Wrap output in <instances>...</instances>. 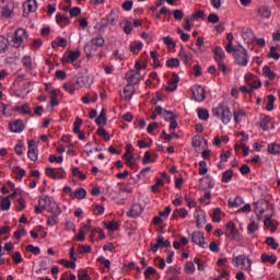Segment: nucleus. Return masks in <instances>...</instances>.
Wrapping results in <instances>:
<instances>
[{"label":"nucleus","mask_w":280,"mask_h":280,"mask_svg":"<svg viewBox=\"0 0 280 280\" xmlns=\"http://www.w3.org/2000/svg\"><path fill=\"white\" fill-rule=\"evenodd\" d=\"M191 93L195 102H205V100H207V92L201 85H194L191 88Z\"/></svg>","instance_id":"nucleus-7"},{"label":"nucleus","mask_w":280,"mask_h":280,"mask_svg":"<svg viewBox=\"0 0 280 280\" xmlns=\"http://www.w3.org/2000/svg\"><path fill=\"white\" fill-rule=\"evenodd\" d=\"M106 40L104 39V36L96 35L93 37L90 43L85 44L84 51L85 54H93V51H97L100 47H104Z\"/></svg>","instance_id":"nucleus-4"},{"label":"nucleus","mask_w":280,"mask_h":280,"mask_svg":"<svg viewBox=\"0 0 280 280\" xmlns=\"http://www.w3.org/2000/svg\"><path fill=\"white\" fill-rule=\"evenodd\" d=\"M225 226V235L226 237H229V240H240V231L237 230L233 221L228 222Z\"/></svg>","instance_id":"nucleus-8"},{"label":"nucleus","mask_w":280,"mask_h":280,"mask_svg":"<svg viewBox=\"0 0 280 280\" xmlns=\"http://www.w3.org/2000/svg\"><path fill=\"white\" fill-rule=\"evenodd\" d=\"M12 172L15 176V180H23V176H25V170H23L19 166H15V167H13Z\"/></svg>","instance_id":"nucleus-31"},{"label":"nucleus","mask_w":280,"mask_h":280,"mask_svg":"<svg viewBox=\"0 0 280 280\" xmlns=\"http://www.w3.org/2000/svg\"><path fill=\"white\" fill-rule=\"evenodd\" d=\"M262 75H265V78H268L270 80H275V78H276L275 72H272V70H270V67H268V66H265L262 68Z\"/></svg>","instance_id":"nucleus-40"},{"label":"nucleus","mask_w":280,"mask_h":280,"mask_svg":"<svg viewBox=\"0 0 280 280\" xmlns=\"http://www.w3.org/2000/svg\"><path fill=\"white\" fill-rule=\"evenodd\" d=\"M233 178V172L231 170H228L225 171L223 174H222V183H231Z\"/></svg>","instance_id":"nucleus-45"},{"label":"nucleus","mask_w":280,"mask_h":280,"mask_svg":"<svg viewBox=\"0 0 280 280\" xmlns=\"http://www.w3.org/2000/svg\"><path fill=\"white\" fill-rule=\"evenodd\" d=\"M78 280H91V277L89 273H86V270L80 269L78 273Z\"/></svg>","instance_id":"nucleus-59"},{"label":"nucleus","mask_w":280,"mask_h":280,"mask_svg":"<svg viewBox=\"0 0 280 280\" xmlns=\"http://www.w3.org/2000/svg\"><path fill=\"white\" fill-rule=\"evenodd\" d=\"M244 117H246V112H244V109L234 110V120L236 124H241Z\"/></svg>","instance_id":"nucleus-32"},{"label":"nucleus","mask_w":280,"mask_h":280,"mask_svg":"<svg viewBox=\"0 0 280 280\" xmlns=\"http://www.w3.org/2000/svg\"><path fill=\"white\" fill-rule=\"evenodd\" d=\"M56 23H58V25H70L71 24V20L65 15H62L61 13H58L56 15Z\"/></svg>","instance_id":"nucleus-27"},{"label":"nucleus","mask_w":280,"mask_h":280,"mask_svg":"<svg viewBox=\"0 0 280 280\" xmlns=\"http://www.w3.org/2000/svg\"><path fill=\"white\" fill-rule=\"evenodd\" d=\"M222 210L220 208H215L212 213V222H222V218H220Z\"/></svg>","instance_id":"nucleus-50"},{"label":"nucleus","mask_w":280,"mask_h":280,"mask_svg":"<svg viewBox=\"0 0 280 280\" xmlns=\"http://www.w3.org/2000/svg\"><path fill=\"white\" fill-rule=\"evenodd\" d=\"M83 104H91V102H97V94H88L86 96H82Z\"/></svg>","instance_id":"nucleus-46"},{"label":"nucleus","mask_w":280,"mask_h":280,"mask_svg":"<svg viewBox=\"0 0 280 280\" xmlns=\"http://www.w3.org/2000/svg\"><path fill=\"white\" fill-rule=\"evenodd\" d=\"M14 14V4L7 3L0 7V19H10Z\"/></svg>","instance_id":"nucleus-12"},{"label":"nucleus","mask_w":280,"mask_h":280,"mask_svg":"<svg viewBox=\"0 0 280 280\" xmlns=\"http://www.w3.org/2000/svg\"><path fill=\"white\" fill-rule=\"evenodd\" d=\"M38 205L42 209L49 211V213H57V215H60L58 205H56V202L51 200L50 197H47V196L40 197L38 200Z\"/></svg>","instance_id":"nucleus-5"},{"label":"nucleus","mask_w":280,"mask_h":280,"mask_svg":"<svg viewBox=\"0 0 280 280\" xmlns=\"http://www.w3.org/2000/svg\"><path fill=\"white\" fill-rule=\"evenodd\" d=\"M95 122L100 128L106 126V109H102L100 116L96 118Z\"/></svg>","instance_id":"nucleus-29"},{"label":"nucleus","mask_w":280,"mask_h":280,"mask_svg":"<svg viewBox=\"0 0 280 280\" xmlns=\"http://www.w3.org/2000/svg\"><path fill=\"white\" fill-rule=\"evenodd\" d=\"M25 80V75H18V78L15 79L14 85L15 86H22L23 90L25 91L28 86H30V82L24 81Z\"/></svg>","instance_id":"nucleus-25"},{"label":"nucleus","mask_w":280,"mask_h":280,"mask_svg":"<svg viewBox=\"0 0 280 280\" xmlns=\"http://www.w3.org/2000/svg\"><path fill=\"white\" fill-rule=\"evenodd\" d=\"M1 210L2 211H10V207H12V202L10 201V198L5 197L1 200Z\"/></svg>","instance_id":"nucleus-41"},{"label":"nucleus","mask_w":280,"mask_h":280,"mask_svg":"<svg viewBox=\"0 0 280 280\" xmlns=\"http://www.w3.org/2000/svg\"><path fill=\"white\" fill-rule=\"evenodd\" d=\"M23 145H25V143L23 142V140H19L15 148H14V152L19 155L22 156L23 154Z\"/></svg>","instance_id":"nucleus-57"},{"label":"nucleus","mask_w":280,"mask_h":280,"mask_svg":"<svg viewBox=\"0 0 280 280\" xmlns=\"http://www.w3.org/2000/svg\"><path fill=\"white\" fill-rule=\"evenodd\" d=\"M78 58H80V50L70 51L66 58V62L73 65Z\"/></svg>","instance_id":"nucleus-26"},{"label":"nucleus","mask_w":280,"mask_h":280,"mask_svg":"<svg viewBox=\"0 0 280 280\" xmlns=\"http://www.w3.org/2000/svg\"><path fill=\"white\" fill-rule=\"evenodd\" d=\"M27 156L31 161H38V149L36 147V141L35 140H30L28 141Z\"/></svg>","instance_id":"nucleus-11"},{"label":"nucleus","mask_w":280,"mask_h":280,"mask_svg":"<svg viewBox=\"0 0 280 280\" xmlns=\"http://www.w3.org/2000/svg\"><path fill=\"white\" fill-rule=\"evenodd\" d=\"M243 203H244V200L242 199V197H236L234 200L232 199L229 200L230 207H234V208L241 207V205Z\"/></svg>","instance_id":"nucleus-54"},{"label":"nucleus","mask_w":280,"mask_h":280,"mask_svg":"<svg viewBox=\"0 0 280 280\" xmlns=\"http://www.w3.org/2000/svg\"><path fill=\"white\" fill-rule=\"evenodd\" d=\"M260 259H261V261H262V264H272V265H275V264H277V256L276 255H268V254H262L261 256H260Z\"/></svg>","instance_id":"nucleus-28"},{"label":"nucleus","mask_w":280,"mask_h":280,"mask_svg":"<svg viewBox=\"0 0 280 280\" xmlns=\"http://www.w3.org/2000/svg\"><path fill=\"white\" fill-rule=\"evenodd\" d=\"M166 66L170 68L180 67V60H178V58H172L166 61Z\"/></svg>","instance_id":"nucleus-58"},{"label":"nucleus","mask_w":280,"mask_h":280,"mask_svg":"<svg viewBox=\"0 0 280 280\" xmlns=\"http://www.w3.org/2000/svg\"><path fill=\"white\" fill-rule=\"evenodd\" d=\"M256 231H259V223L250 221V223L247 225V233L249 235H254Z\"/></svg>","instance_id":"nucleus-37"},{"label":"nucleus","mask_w":280,"mask_h":280,"mask_svg":"<svg viewBox=\"0 0 280 280\" xmlns=\"http://www.w3.org/2000/svg\"><path fill=\"white\" fill-rule=\"evenodd\" d=\"M265 244H267V246H270L272 250H277V248H279V243L275 241V237H267Z\"/></svg>","instance_id":"nucleus-43"},{"label":"nucleus","mask_w":280,"mask_h":280,"mask_svg":"<svg viewBox=\"0 0 280 280\" xmlns=\"http://www.w3.org/2000/svg\"><path fill=\"white\" fill-rule=\"evenodd\" d=\"M141 213H143V208L141 207V205L136 203L131 206V209L127 212V215L129 218H139Z\"/></svg>","instance_id":"nucleus-19"},{"label":"nucleus","mask_w":280,"mask_h":280,"mask_svg":"<svg viewBox=\"0 0 280 280\" xmlns=\"http://www.w3.org/2000/svg\"><path fill=\"white\" fill-rule=\"evenodd\" d=\"M59 264H61V266H66V268H71L72 270L75 269V261H69L67 259H61L59 261Z\"/></svg>","instance_id":"nucleus-61"},{"label":"nucleus","mask_w":280,"mask_h":280,"mask_svg":"<svg viewBox=\"0 0 280 280\" xmlns=\"http://www.w3.org/2000/svg\"><path fill=\"white\" fill-rule=\"evenodd\" d=\"M195 219H196V226L197 229H202L205 224H207V214L205 212H196L195 213Z\"/></svg>","instance_id":"nucleus-20"},{"label":"nucleus","mask_w":280,"mask_h":280,"mask_svg":"<svg viewBox=\"0 0 280 280\" xmlns=\"http://www.w3.org/2000/svg\"><path fill=\"white\" fill-rule=\"evenodd\" d=\"M172 244L170 241H164L163 236H158L156 244L151 243L152 253H156L159 248H170Z\"/></svg>","instance_id":"nucleus-10"},{"label":"nucleus","mask_w":280,"mask_h":280,"mask_svg":"<svg viewBox=\"0 0 280 280\" xmlns=\"http://www.w3.org/2000/svg\"><path fill=\"white\" fill-rule=\"evenodd\" d=\"M178 75L173 74L172 79L168 81V85L164 86V90L168 93H174L178 89Z\"/></svg>","instance_id":"nucleus-18"},{"label":"nucleus","mask_w":280,"mask_h":280,"mask_svg":"<svg viewBox=\"0 0 280 280\" xmlns=\"http://www.w3.org/2000/svg\"><path fill=\"white\" fill-rule=\"evenodd\" d=\"M264 224L267 229H270L272 233L277 231V225H275V222H272V219H270V217H267L265 219Z\"/></svg>","instance_id":"nucleus-38"},{"label":"nucleus","mask_w":280,"mask_h":280,"mask_svg":"<svg viewBox=\"0 0 280 280\" xmlns=\"http://www.w3.org/2000/svg\"><path fill=\"white\" fill-rule=\"evenodd\" d=\"M26 250L33 255H40V247H36L34 245H27Z\"/></svg>","instance_id":"nucleus-60"},{"label":"nucleus","mask_w":280,"mask_h":280,"mask_svg":"<svg viewBox=\"0 0 280 280\" xmlns=\"http://www.w3.org/2000/svg\"><path fill=\"white\" fill-rule=\"evenodd\" d=\"M212 115L213 117H217V119H221L222 124L224 125L231 124V119L233 117V114H231V108L223 103L219 104L212 109Z\"/></svg>","instance_id":"nucleus-1"},{"label":"nucleus","mask_w":280,"mask_h":280,"mask_svg":"<svg viewBox=\"0 0 280 280\" xmlns=\"http://www.w3.org/2000/svg\"><path fill=\"white\" fill-rule=\"evenodd\" d=\"M184 272L186 275H194V272H196V265H194L192 261L186 262L184 267Z\"/></svg>","instance_id":"nucleus-34"},{"label":"nucleus","mask_w":280,"mask_h":280,"mask_svg":"<svg viewBox=\"0 0 280 280\" xmlns=\"http://www.w3.org/2000/svg\"><path fill=\"white\" fill-rule=\"evenodd\" d=\"M257 16L258 19H261V21H265V19H270V16H272V11L270 10V7L266 4L258 7Z\"/></svg>","instance_id":"nucleus-14"},{"label":"nucleus","mask_w":280,"mask_h":280,"mask_svg":"<svg viewBox=\"0 0 280 280\" xmlns=\"http://www.w3.org/2000/svg\"><path fill=\"white\" fill-rule=\"evenodd\" d=\"M213 54L215 62H224V58H226V55L224 54V49H222V47H215L213 49Z\"/></svg>","instance_id":"nucleus-23"},{"label":"nucleus","mask_w":280,"mask_h":280,"mask_svg":"<svg viewBox=\"0 0 280 280\" xmlns=\"http://www.w3.org/2000/svg\"><path fill=\"white\" fill-rule=\"evenodd\" d=\"M72 175L75 176L77 178H80V180L86 179V175H84V173H82V171H80L79 167L72 168Z\"/></svg>","instance_id":"nucleus-49"},{"label":"nucleus","mask_w":280,"mask_h":280,"mask_svg":"<svg viewBox=\"0 0 280 280\" xmlns=\"http://www.w3.org/2000/svg\"><path fill=\"white\" fill-rule=\"evenodd\" d=\"M267 100L266 110H275V95H269Z\"/></svg>","instance_id":"nucleus-55"},{"label":"nucleus","mask_w":280,"mask_h":280,"mask_svg":"<svg viewBox=\"0 0 280 280\" xmlns=\"http://www.w3.org/2000/svg\"><path fill=\"white\" fill-rule=\"evenodd\" d=\"M81 82H83V84L93 83V81L89 82V77H84L81 81L77 80L75 82L71 81L68 83H63L62 89H65V91H67V93H69L70 95H75V92L80 89V86L78 85L81 84Z\"/></svg>","instance_id":"nucleus-6"},{"label":"nucleus","mask_w":280,"mask_h":280,"mask_svg":"<svg viewBox=\"0 0 280 280\" xmlns=\"http://www.w3.org/2000/svg\"><path fill=\"white\" fill-rule=\"evenodd\" d=\"M254 211L257 214L258 220H261L264 218V213H266V209H264L259 202L256 203Z\"/></svg>","instance_id":"nucleus-39"},{"label":"nucleus","mask_w":280,"mask_h":280,"mask_svg":"<svg viewBox=\"0 0 280 280\" xmlns=\"http://www.w3.org/2000/svg\"><path fill=\"white\" fill-rule=\"evenodd\" d=\"M80 126H82V119L80 117H78L73 124L74 135H78V132H80Z\"/></svg>","instance_id":"nucleus-62"},{"label":"nucleus","mask_w":280,"mask_h":280,"mask_svg":"<svg viewBox=\"0 0 280 280\" xmlns=\"http://www.w3.org/2000/svg\"><path fill=\"white\" fill-rule=\"evenodd\" d=\"M198 117L202 121H207L209 119V109H199Z\"/></svg>","instance_id":"nucleus-56"},{"label":"nucleus","mask_w":280,"mask_h":280,"mask_svg":"<svg viewBox=\"0 0 280 280\" xmlns=\"http://www.w3.org/2000/svg\"><path fill=\"white\" fill-rule=\"evenodd\" d=\"M9 129L11 132H23V130H25V126L23 125V120H15L10 122Z\"/></svg>","instance_id":"nucleus-21"},{"label":"nucleus","mask_w":280,"mask_h":280,"mask_svg":"<svg viewBox=\"0 0 280 280\" xmlns=\"http://www.w3.org/2000/svg\"><path fill=\"white\" fill-rule=\"evenodd\" d=\"M178 58L179 60H182V62H184V65H191V60H194V55L182 48L178 52Z\"/></svg>","instance_id":"nucleus-16"},{"label":"nucleus","mask_w":280,"mask_h":280,"mask_svg":"<svg viewBox=\"0 0 280 280\" xmlns=\"http://www.w3.org/2000/svg\"><path fill=\"white\" fill-rule=\"evenodd\" d=\"M242 38L245 40V43H253L255 40V33L250 28H246L242 33Z\"/></svg>","instance_id":"nucleus-24"},{"label":"nucleus","mask_w":280,"mask_h":280,"mask_svg":"<svg viewBox=\"0 0 280 280\" xmlns=\"http://www.w3.org/2000/svg\"><path fill=\"white\" fill-rule=\"evenodd\" d=\"M8 49V39L5 36L0 35V54H3Z\"/></svg>","instance_id":"nucleus-52"},{"label":"nucleus","mask_w":280,"mask_h":280,"mask_svg":"<svg viewBox=\"0 0 280 280\" xmlns=\"http://www.w3.org/2000/svg\"><path fill=\"white\" fill-rule=\"evenodd\" d=\"M208 172H209V168H207V162L200 161L199 162V175L206 176V174H208Z\"/></svg>","instance_id":"nucleus-48"},{"label":"nucleus","mask_w":280,"mask_h":280,"mask_svg":"<svg viewBox=\"0 0 280 280\" xmlns=\"http://www.w3.org/2000/svg\"><path fill=\"white\" fill-rule=\"evenodd\" d=\"M151 58L153 60L154 69L161 67V61L159 60V52L156 50L151 51Z\"/></svg>","instance_id":"nucleus-44"},{"label":"nucleus","mask_w":280,"mask_h":280,"mask_svg":"<svg viewBox=\"0 0 280 280\" xmlns=\"http://www.w3.org/2000/svg\"><path fill=\"white\" fill-rule=\"evenodd\" d=\"M272 40L275 43H280V24L278 26V30L272 33Z\"/></svg>","instance_id":"nucleus-64"},{"label":"nucleus","mask_w":280,"mask_h":280,"mask_svg":"<svg viewBox=\"0 0 280 280\" xmlns=\"http://www.w3.org/2000/svg\"><path fill=\"white\" fill-rule=\"evenodd\" d=\"M267 151L269 152V154H280V144L277 142H272L268 144Z\"/></svg>","instance_id":"nucleus-30"},{"label":"nucleus","mask_w":280,"mask_h":280,"mask_svg":"<svg viewBox=\"0 0 280 280\" xmlns=\"http://www.w3.org/2000/svg\"><path fill=\"white\" fill-rule=\"evenodd\" d=\"M74 196H75V198H78V200H84V198H86V189L78 188L74 191Z\"/></svg>","instance_id":"nucleus-47"},{"label":"nucleus","mask_w":280,"mask_h":280,"mask_svg":"<svg viewBox=\"0 0 280 280\" xmlns=\"http://www.w3.org/2000/svg\"><path fill=\"white\" fill-rule=\"evenodd\" d=\"M27 31L24 28H18L14 32V36L11 39V45L15 49H19L21 47H25V42L27 40Z\"/></svg>","instance_id":"nucleus-2"},{"label":"nucleus","mask_w":280,"mask_h":280,"mask_svg":"<svg viewBox=\"0 0 280 280\" xmlns=\"http://www.w3.org/2000/svg\"><path fill=\"white\" fill-rule=\"evenodd\" d=\"M269 124H270V117L269 116H264L260 120L261 130H264V131L268 130Z\"/></svg>","instance_id":"nucleus-53"},{"label":"nucleus","mask_w":280,"mask_h":280,"mask_svg":"<svg viewBox=\"0 0 280 280\" xmlns=\"http://www.w3.org/2000/svg\"><path fill=\"white\" fill-rule=\"evenodd\" d=\"M163 117H164L165 121H172V119H176V116L174 115V113H172L170 110H164Z\"/></svg>","instance_id":"nucleus-63"},{"label":"nucleus","mask_w":280,"mask_h":280,"mask_svg":"<svg viewBox=\"0 0 280 280\" xmlns=\"http://www.w3.org/2000/svg\"><path fill=\"white\" fill-rule=\"evenodd\" d=\"M15 110L18 113H21V115H30V113H32V108H30V105H27V104L16 106Z\"/></svg>","instance_id":"nucleus-36"},{"label":"nucleus","mask_w":280,"mask_h":280,"mask_svg":"<svg viewBox=\"0 0 280 280\" xmlns=\"http://www.w3.org/2000/svg\"><path fill=\"white\" fill-rule=\"evenodd\" d=\"M232 262L236 268H240V270H246V256L244 255L235 256L232 259Z\"/></svg>","instance_id":"nucleus-17"},{"label":"nucleus","mask_w":280,"mask_h":280,"mask_svg":"<svg viewBox=\"0 0 280 280\" xmlns=\"http://www.w3.org/2000/svg\"><path fill=\"white\" fill-rule=\"evenodd\" d=\"M233 58L236 65L246 67L248 65V50L244 46H235Z\"/></svg>","instance_id":"nucleus-3"},{"label":"nucleus","mask_w":280,"mask_h":280,"mask_svg":"<svg viewBox=\"0 0 280 280\" xmlns=\"http://www.w3.org/2000/svg\"><path fill=\"white\" fill-rule=\"evenodd\" d=\"M141 77L140 72H136L135 70H130L126 73L125 78L128 82L127 85L132 86V84H139V78Z\"/></svg>","instance_id":"nucleus-15"},{"label":"nucleus","mask_w":280,"mask_h":280,"mask_svg":"<svg viewBox=\"0 0 280 280\" xmlns=\"http://www.w3.org/2000/svg\"><path fill=\"white\" fill-rule=\"evenodd\" d=\"M96 261L97 264H102L107 270H110V260L106 259L104 256H100Z\"/></svg>","instance_id":"nucleus-51"},{"label":"nucleus","mask_w":280,"mask_h":280,"mask_svg":"<svg viewBox=\"0 0 280 280\" xmlns=\"http://www.w3.org/2000/svg\"><path fill=\"white\" fill-rule=\"evenodd\" d=\"M107 21L108 23H110V25H117V22L119 21V15L115 13V10L110 11V13L107 16Z\"/></svg>","instance_id":"nucleus-35"},{"label":"nucleus","mask_w":280,"mask_h":280,"mask_svg":"<svg viewBox=\"0 0 280 280\" xmlns=\"http://www.w3.org/2000/svg\"><path fill=\"white\" fill-rule=\"evenodd\" d=\"M135 95V86L132 85H126L124 88L122 97L125 102H130L132 100V96Z\"/></svg>","instance_id":"nucleus-22"},{"label":"nucleus","mask_w":280,"mask_h":280,"mask_svg":"<svg viewBox=\"0 0 280 280\" xmlns=\"http://www.w3.org/2000/svg\"><path fill=\"white\" fill-rule=\"evenodd\" d=\"M52 49H58V47H67V39L65 37H59L58 40L51 43Z\"/></svg>","instance_id":"nucleus-33"},{"label":"nucleus","mask_w":280,"mask_h":280,"mask_svg":"<svg viewBox=\"0 0 280 280\" xmlns=\"http://www.w3.org/2000/svg\"><path fill=\"white\" fill-rule=\"evenodd\" d=\"M22 65L27 69V71H32V57L30 56H24L22 58Z\"/></svg>","instance_id":"nucleus-42"},{"label":"nucleus","mask_w":280,"mask_h":280,"mask_svg":"<svg viewBox=\"0 0 280 280\" xmlns=\"http://www.w3.org/2000/svg\"><path fill=\"white\" fill-rule=\"evenodd\" d=\"M191 241L200 248H205L207 242L205 241V234L202 232H192L191 233Z\"/></svg>","instance_id":"nucleus-13"},{"label":"nucleus","mask_w":280,"mask_h":280,"mask_svg":"<svg viewBox=\"0 0 280 280\" xmlns=\"http://www.w3.org/2000/svg\"><path fill=\"white\" fill-rule=\"evenodd\" d=\"M38 10V3L36 0H26L23 3V16H27L32 14V12H36Z\"/></svg>","instance_id":"nucleus-9"}]
</instances>
